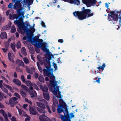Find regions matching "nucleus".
I'll list each match as a JSON object with an SVG mask.
<instances>
[{"label":"nucleus","instance_id":"nucleus-1","mask_svg":"<svg viewBox=\"0 0 121 121\" xmlns=\"http://www.w3.org/2000/svg\"><path fill=\"white\" fill-rule=\"evenodd\" d=\"M21 8L18 9H16L17 10V14H14L12 15L11 13L9 14V19L10 20H13L16 19V20H14V24L17 25L18 27L20 28V32L21 34L24 33V32L23 30L21 28H23L25 31H27V27L24 24V23L22 21V17L24 15V13L23 12H22L21 9H20Z\"/></svg>","mask_w":121,"mask_h":121},{"label":"nucleus","instance_id":"nucleus-2","mask_svg":"<svg viewBox=\"0 0 121 121\" xmlns=\"http://www.w3.org/2000/svg\"><path fill=\"white\" fill-rule=\"evenodd\" d=\"M106 11L109 13L108 16V21L113 22L117 21L119 19V22H121V15L119 14V12L116 10L110 11L108 8H107Z\"/></svg>","mask_w":121,"mask_h":121},{"label":"nucleus","instance_id":"nucleus-3","mask_svg":"<svg viewBox=\"0 0 121 121\" xmlns=\"http://www.w3.org/2000/svg\"><path fill=\"white\" fill-rule=\"evenodd\" d=\"M44 66L46 67V69H43V74L44 76H47L49 77L50 79H53L55 76L53 73V69L51 68V65H49L44 64Z\"/></svg>","mask_w":121,"mask_h":121},{"label":"nucleus","instance_id":"nucleus-4","mask_svg":"<svg viewBox=\"0 0 121 121\" xmlns=\"http://www.w3.org/2000/svg\"><path fill=\"white\" fill-rule=\"evenodd\" d=\"M33 42L35 43L36 46L37 48H40L42 46V50L44 52L47 53L49 52V50L45 46L46 43H43L42 39H33Z\"/></svg>","mask_w":121,"mask_h":121},{"label":"nucleus","instance_id":"nucleus-5","mask_svg":"<svg viewBox=\"0 0 121 121\" xmlns=\"http://www.w3.org/2000/svg\"><path fill=\"white\" fill-rule=\"evenodd\" d=\"M67 106H57V110L58 113H61L62 112L64 114H66L68 116V118L70 120L71 119L73 118L74 117V114L73 113H71L69 114V112L68 111V108Z\"/></svg>","mask_w":121,"mask_h":121},{"label":"nucleus","instance_id":"nucleus-6","mask_svg":"<svg viewBox=\"0 0 121 121\" xmlns=\"http://www.w3.org/2000/svg\"><path fill=\"white\" fill-rule=\"evenodd\" d=\"M85 9V7H83L82 9V11H75L73 13V15L76 17H78L79 19L82 16L84 17L85 16L84 15L85 13L87 14L88 13L90 12V9Z\"/></svg>","mask_w":121,"mask_h":121},{"label":"nucleus","instance_id":"nucleus-7","mask_svg":"<svg viewBox=\"0 0 121 121\" xmlns=\"http://www.w3.org/2000/svg\"><path fill=\"white\" fill-rule=\"evenodd\" d=\"M23 29H24L23 28ZM27 30V31L25 32L24 30H23L24 32H26L27 39L29 41H31L32 40L31 35H33V33L35 32V30L34 28H32L30 30L29 29Z\"/></svg>","mask_w":121,"mask_h":121},{"label":"nucleus","instance_id":"nucleus-8","mask_svg":"<svg viewBox=\"0 0 121 121\" xmlns=\"http://www.w3.org/2000/svg\"><path fill=\"white\" fill-rule=\"evenodd\" d=\"M83 3L86 5L87 7H90L95 4L96 0H82Z\"/></svg>","mask_w":121,"mask_h":121},{"label":"nucleus","instance_id":"nucleus-9","mask_svg":"<svg viewBox=\"0 0 121 121\" xmlns=\"http://www.w3.org/2000/svg\"><path fill=\"white\" fill-rule=\"evenodd\" d=\"M53 79H50V84L52 85V86L54 88V91L55 93H56L57 92L59 91V87L57 86V85L54 82V80H55V77H54V78H53Z\"/></svg>","mask_w":121,"mask_h":121},{"label":"nucleus","instance_id":"nucleus-10","mask_svg":"<svg viewBox=\"0 0 121 121\" xmlns=\"http://www.w3.org/2000/svg\"><path fill=\"white\" fill-rule=\"evenodd\" d=\"M13 2L15 3L13 8L14 9H17L21 7V4L20 3L22 0H12Z\"/></svg>","mask_w":121,"mask_h":121},{"label":"nucleus","instance_id":"nucleus-11","mask_svg":"<svg viewBox=\"0 0 121 121\" xmlns=\"http://www.w3.org/2000/svg\"><path fill=\"white\" fill-rule=\"evenodd\" d=\"M45 56L46 58V62L44 63V64H47L49 65V64L51 65L50 62V60L51 59L52 56L50 53H47L45 54Z\"/></svg>","mask_w":121,"mask_h":121},{"label":"nucleus","instance_id":"nucleus-12","mask_svg":"<svg viewBox=\"0 0 121 121\" xmlns=\"http://www.w3.org/2000/svg\"><path fill=\"white\" fill-rule=\"evenodd\" d=\"M18 99V98L16 97H12L9 99V103L11 105L14 106L18 103V102L17 101Z\"/></svg>","mask_w":121,"mask_h":121},{"label":"nucleus","instance_id":"nucleus-13","mask_svg":"<svg viewBox=\"0 0 121 121\" xmlns=\"http://www.w3.org/2000/svg\"><path fill=\"white\" fill-rule=\"evenodd\" d=\"M91 12V10L90 9V12L88 13L87 14H86L85 13L84 15H85L84 17L82 16L79 19L80 20H82L86 19L87 17L88 18L92 16L94 14L93 13H90Z\"/></svg>","mask_w":121,"mask_h":121},{"label":"nucleus","instance_id":"nucleus-14","mask_svg":"<svg viewBox=\"0 0 121 121\" xmlns=\"http://www.w3.org/2000/svg\"><path fill=\"white\" fill-rule=\"evenodd\" d=\"M39 87L40 89L44 92H48V87L45 84L43 85L42 84H40L39 85Z\"/></svg>","mask_w":121,"mask_h":121},{"label":"nucleus","instance_id":"nucleus-15","mask_svg":"<svg viewBox=\"0 0 121 121\" xmlns=\"http://www.w3.org/2000/svg\"><path fill=\"white\" fill-rule=\"evenodd\" d=\"M68 116L66 114H64V116L61 115L60 116V118L62 121H71V120L68 118Z\"/></svg>","mask_w":121,"mask_h":121},{"label":"nucleus","instance_id":"nucleus-16","mask_svg":"<svg viewBox=\"0 0 121 121\" xmlns=\"http://www.w3.org/2000/svg\"><path fill=\"white\" fill-rule=\"evenodd\" d=\"M43 96L44 98L47 100H48L50 99V95L49 92H43Z\"/></svg>","mask_w":121,"mask_h":121},{"label":"nucleus","instance_id":"nucleus-17","mask_svg":"<svg viewBox=\"0 0 121 121\" xmlns=\"http://www.w3.org/2000/svg\"><path fill=\"white\" fill-rule=\"evenodd\" d=\"M45 108V106H39L37 108V109L39 112L42 113L45 112L44 109Z\"/></svg>","mask_w":121,"mask_h":121},{"label":"nucleus","instance_id":"nucleus-18","mask_svg":"<svg viewBox=\"0 0 121 121\" xmlns=\"http://www.w3.org/2000/svg\"><path fill=\"white\" fill-rule=\"evenodd\" d=\"M29 110L31 114L35 115L36 112L35 111V109L34 107L33 106H30Z\"/></svg>","mask_w":121,"mask_h":121},{"label":"nucleus","instance_id":"nucleus-19","mask_svg":"<svg viewBox=\"0 0 121 121\" xmlns=\"http://www.w3.org/2000/svg\"><path fill=\"white\" fill-rule=\"evenodd\" d=\"M16 63L18 64L19 66H22V67L24 66V62L20 60H17L16 61Z\"/></svg>","mask_w":121,"mask_h":121},{"label":"nucleus","instance_id":"nucleus-20","mask_svg":"<svg viewBox=\"0 0 121 121\" xmlns=\"http://www.w3.org/2000/svg\"><path fill=\"white\" fill-rule=\"evenodd\" d=\"M0 36L2 39H6L7 38V34L5 32H2L0 34Z\"/></svg>","mask_w":121,"mask_h":121},{"label":"nucleus","instance_id":"nucleus-21","mask_svg":"<svg viewBox=\"0 0 121 121\" xmlns=\"http://www.w3.org/2000/svg\"><path fill=\"white\" fill-rule=\"evenodd\" d=\"M59 104L57 106H67L65 103L64 101L62 99H60L59 100Z\"/></svg>","mask_w":121,"mask_h":121},{"label":"nucleus","instance_id":"nucleus-22","mask_svg":"<svg viewBox=\"0 0 121 121\" xmlns=\"http://www.w3.org/2000/svg\"><path fill=\"white\" fill-rule=\"evenodd\" d=\"M13 82L15 84L18 86H20L21 85V82L18 79L14 78L13 80Z\"/></svg>","mask_w":121,"mask_h":121},{"label":"nucleus","instance_id":"nucleus-23","mask_svg":"<svg viewBox=\"0 0 121 121\" xmlns=\"http://www.w3.org/2000/svg\"><path fill=\"white\" fill-rule=\"evenodd\" d=\"M3 85L5 86L6 88L9 90L11 92L13 93L14 92V90L13 88L10 86L8 85H6L4 83H3Z\"/></svg>","mask_w":121,"mask_h":121},{"label":"nucleus","instance_id":"nucleus-24","mask_svg":"<svg viewBox=\"0 0 121 121\" xmlns=\"http://www.w3.org/2000/svg\"><path fill=\"white\" fill-rule=\"evenodd\" d=\"M46 116L45 115V114L44 113L39 117V119L41 121H46Z\"/></svg>","mask_w":121,"mask_h":121},{"label":"nucleus","instance_id":"nucleus-25","mask_svg":"<svg viewBox=\"0 0 121 121\" xmlns=\"http://www.w3.org/2000/svg\"><path fill=\"white\" fill-rule=\"evenodd\" d=\"M52 100L54 106H57L58 105V102L57 99L56 97H53Z\"/></svg>","mask_w":121,"mask_h":121},{"label":"nucleus","instance_id":"nucleus-26","mask_svg":"<svg viewBox=\"0 0 121 121\" xmlns=\"http://www.w3.org/2000/svg\"><path fill=\"white\" fill-rule=\"evenodd\" d=\"M31 97L33 98L35 97V94H36V92L35 91L33 90L32 91H30L29 92Z\"/></svg>","mask_w":121,"mask_h":121},{"label":"nucleus","instance_id":"nucleus-27","mask_svg":"<svg viewBox=\"0 0 121 121\" xmlns=\"http://www.w3.org/2000/svg\"><path fill=\"white\" fill-rule=\"evenodd\" d=\"M23 1L25 3H27L29 5H31L33 3V0H24Z\"/></svg>","mask_w":121,"mask_h":121},{"label":"nucleus","instance_id":"nucleus-28","mask_svg":"<svg viewBox=\"0 0 121 121\" xmlns=\"http://www.w3.org/2000/svg\"><path fill=\"white\" fill-rule=\"evenodd\" d=\"M8 57L9 60L11 61L14 63V62L13 57L11 56V54L10 52L8 53Z\"/></svg>","mask_w":121,"mask_h":121},{"label":"nucleus","instance_id":"nucleus-29","mask_svg":"<svg viewBox=\"0 0 121 121\" xmlns=\"http://www.w3.org/2000/svg\"><path fill=\"white\" fill-rule=\"evenodd\" d=\"M38 79L39 81L41 82H44V80L43 75L39 76L38 77Z\"/></svg>","mask_w":121,"mask_h":121},{"label":"nucleus","instance_id":"nucleus-30","mask_svg":"<svg viewBox=\"0 0 121 121\" xmlns=\"http://www.w3.org/2000/svg\"><path fill=\"white\" fill-rule=\"evenodd\" d=\"M15 43H11V47L12 49L14 51V52H16L15 51Z\"/></svg>","mask_w":121,"mask_h":121},{"label":"nucleus","instance_id":"nucleus-31","mask_svg":"<svg viewBox=\"0 0 121 121\" xmlns=\"http://www.w3.org/2000/svg\"><path fill=\"white\" fill-rule=\"evenodd\" d=\"M20 94L23 97H25L26 96V93L23 90H20Z\"/></svg>","mask_w":121,"mask_h":121},{"label":"nucleus","instance_id":"nucleus-32","mask_svg":"<svg viewBox=\"0 0 121 121\" xmlns=\"http://www.w3.org/2000/svg\"><path fill=\"white\" fill-rule=\"evenodd\" d=\"M24 83H25L26 85L28 86H32L33 84V83H32L29 80L26 81Z\"/></svg>","mask_w":121,"mask_h":121},{"label":"nucleus","instance_id":"nucleus-33","mask_svg":"<svg viewBox=\"0 0 121 121\" xmlns=\"http://www.w3.org/2000/svg\"><path fill=\"white\" fill-rule=\"evenodd\" d=\"M37 65L39 69V71L41 73L43 72V70L41 68V67L39 64V63L38 62H37Z\"/></svg>","mask_w":121,"mask_h":121},{"label":"nucleus","instance_id":"nucleus-34","mask_svg":"<svg viewBox=\"0 0 121 121\" xmlns=\"http://www.w3.org/2000/svg\"><path fill=\"white\" fill-rule=\"evenodd\" d=\"M106 66V65L105 63H103L102 66H99V70L100 71L101 70L103 71L104 69V68Z\"/></svg>","mask_w":121,"mask_h":121},{"label":"nucleus","instance_id":"nucleus-35","mask_svg":"<svg viewBox=\"0 0 121 121\" xmlns=\"http://www.w3.org/2000/svg\"><path fill=\"white\" fill-rule=\"evenodd\" d=\"M16 46L17 49H19L21 48V44L20 41H17Z\"/></svg>","mask_w":121,"mask_h":121},{"label":"nucleus","instance_id":"nucleus-36","mask_svg":"<svg viewBox=\"0 0 121 121\" xmlns=\"http://www.w3.org/2000/svg\"><path fill=\"white\" fill-rule=\"evenodd\" d=\"M32 86L34 87V89L36 90L37 91L39 90V88L38 87L37 85L35 84L34 83H33V84Z\"/></svg>","mask_w":121,"mask_h":121},{"label":"nucleus","instance_id":"nucleus-37","mask_svg":"<svg viewBox=\"0 0 121 121\" xmlns=\"http://www.w3.org/2000/svg\"><path fill=\"white\" fill-rule=\"evenodd\" d=\"M12 28L10 30L11 33H14L16 31V29L14 26H12Z\"/></svg>","mask_w":121,"mask_h":121},{"label":"nucleus","instance_id":"nucleus-38","mask_svg":"<svg viewBox=\"0 0 121 121\" xmlns=\"http://www.w3.org/2000/svg\"><path fill=\"white\" fill-rule=\"evenodd\" d=\"M16 70L17 72H22V69L20 68L19 66H17L16 67Z\"/></svg>","mask_w":121,"mask_h":121},{"label":"nucleus","instance_id":"nucleus-39","mask_svg":"<svg viewBox=\"0 0 121 121\" xmlns=\"http://www.w3.org/2000/svg\"><path fill=\"white\" fill-rule=\"evenodd\" d=\"M80 2L79 0H74L73 3L75 4H76L78 5L80 4Z\"/></svg>","mask_w":121,"mask_h":121},{"label":"nucleus","instance_id":"nucleus-40","mask_svg":"<svg viewBox=\"0 0 121 121\" xmlns=\"http://www.w3.org/2000/svg\"><path fill=\"white\" fill-rule=\"evenodd\" d=\"M23 61L26 64L28 63L29 62L28 59L26 57H25L24 58Z\"/></svg>","mask_w":121,"mask_h":121},{"label":"nucleus","instance_id":"nucleus-41","mask_svg":"<svg viewBox=\"0 0 121 121\" xmlns=\"http://www.w3.org/2000/svg\"><path fill=\"white\" fill-rule=\"evenodd\" d=\"M10 26L8 25H6L4 26L3 28V29L5 30H7L9 29Z\"/></svg>","mask_w":121,"mask_h":121},{"label":"nucleus","instance_id":"nucleus-42","mask_svg":"<svg viewBox=\"0 0 121 121\" xmlns=\"http://www.w3.org/2000/svg\"><path fill=\"white\" fill-rule=\"evenodd\" d=\"M26 70L28 73L31 74H32V71L30 70L29 68L27 67L26 68Z\"/></svg>","mask_w":121,"mask_h":121},{"label":"nucleus","instance_id":"nucleus-43","mask_svg":"<svg viewBox=\"0 0 121 121\" xmlns=\"http://www.w3.org/2000/svg\"><path fill=\"white\" fill-rule=\"evenodd\" d=\"M21 79L22 81V82L24 83L26 81L25 80V77L23 75H22L21 77Z\"/></svg>","mask_w":121,"mask_h":121},{"label":"nucleus","instance_id":"nucleus-44","mask_svg":"<svg viewBox=\"0 0 121 121\" xmlns=\"http://www.w3.org/2000/svg\"><path fill=\"white\" fill-rule=\"evenodd\" d=\"M53 64L54 68H55V70H56L57 69V64L56 63H54V62H53Z\"/></svg>","mask_w":121,"mask_h":121},{"label":"nucleus","instance_id":"nucleus-45","mask_svg":"<svg viewBox=\"0 0 121 121\" xmlns=\"http://www.w3.org/2000/svg\"><path fill=\"white\" fill-rule=\"evenodd\" d=\"M13 3H10L8 5V8H9L11 10L13 8Z\"/></svg>","mask_w":121,"mask_h":121},{"label":"nucleus","instance_id":"nucleus-46","mask_svg":"<svg viewBox=\"0 0 121 121\" xmlns=\"http://www.w3.org/2000/svg\"><path fill=\"white\" fill-rule=\"evenodd\" d=\"M25 100L26 102H27L28 103L30 104L31 105L32 104V102L31 101L29 100L27 98H25Z\"/></svg>","mask_w":121,"mask_h":121},{"label":"nucleus","instance_id":"nucleus-47","mask_svg":"<svg viewBox=\"0 0 121 121\" xmlns=\"http://www.w3.org/2000/svg\"><path fill=\"white\" fill-rule=\"evenodd\" d=\"M21 87L22 88L24 89V90H26L27 89L28 87L25 85L22 84L21 85Z\"/></svg>","mask_w":121,"mask_h":121},{"label":"nucleus","instance_id":"nucleus-48","mask_svg":"<svg viewBox=\"0 0 121 121\" xmlns=\"http://www.w3.org/2000/svg\"><path fill=\"white\" fill-rule=\"evenodd\" d=\"M14 95L15 96L17 97L19 99H20V95L17 93L16 92L14 93Z\"/></svg>","mask_w":121,"mask_h":121},{"label":"nucleus","instance_id":"nucleus-49","mask_svg":"<svg viewBox=\"0 0 121 121\" xmlns=\"http://www.w3.org/2000/svg\"><path fill=\"white\" fill-rule=\"evenodd\" d=\"M39 76V74L37 73H35L34 74V76L35 78L36 79H37Z\"/></svg>","mask_w":121,"mask_h":121},{"label":"nucleus","instance_id":"nucleus-50","mask_svg":"<svg viewBox=\"0 0 121 121\" xmlns=\"http://www.w3.org/2000/svg\"><path fill=\"white\" fill-rule=\"evenodd\" d=\"M2 91L5 93H8V90L4 87L2 89Z\"/></svg>","mask_w":121,"mask_h":121},{"label":"nucleus","instance_id":"nucleus-51","mask_svg":"<svg viewBox=\"0 0 121 121\" xmlns=\"http://www.w3.org/2000/svg\"><path fill=\"white\" fill-rule=\"evenodd\" d=\"M41 25L43 27H44L45 28L46 27V26L45 24V23L43 22L42 21H41Z\"/></svg>","mask_w":121,"mask_h":121},{"label":"nucleus","instance_id":"nucleus-52","mask_svg":"<svg viewBox=\"0 0 121 121\" xmlns=\"http://www.w3.org/2000/svg\"><path fill=\"white\" fill-rule=\"evenodd\" d=\"M16 108L17 109H18V111L19 113V114L21 115L22 114V111L20 109H19L18 107V106H16Z\"/></svg>","mask_w":121,"mask_h":121},{"label":"nucleus","instance_id":"nucleus-53","mask_svg":"<svg viewBox=\"0 0 121 121\" xmlns=\"http://www.w3.org/2000/svg\"><path fill=\"white\" fill-rule=\"evenodd\" d=\"M97 78V77H96L94 79V81H93L94 82H98V80H96Z\"/></svg>","mask_w":121,"mask_h":121},{"label":"nucleus","instance_id":"nucleus-54","mask_svg":"<svg viewBox=\"0 0 121 121\" xmlns=\"http://www.w3.org/2000/svg\"><path fill=\"white\" fill-rule=\"evenodd\" d=\"M9 44L8 43H5V47L6 48L8 49V47L9 46Z\"/></svg>","mask_w":121,"mask_h":121},{"label":"nucleus","instance_id":"nucleus-55","mask_svg":"<svg viewBox=\"0 0 121 121\" xmlns=\"http://www.w3.org/2000/svg\"><path fill=\"white\" fill-rule=\"evenodd\" d=\"M30 52L31 53L33 54L35 52V51L33 49H30L29 50Z\"/></svg>","mask_w":121,"mask_h":121},{"label":"nucleus","instance_id":"nucleus-56","mask_svg":"<svg viewBox=\"0 0 121 121\" xmlns=\"http://www.w3.org/2000/svg\"><path fill=\"white\" fill-rule=\"evenodd\" d=\"M11 119L12 121H16V118L14 117H13Z\"/></svg>","mask_w":121,"mask_h":121},{"label":"nucleus","instance_id":"nucleus-57","mask_svg":"<svg viewBox=\"0 0 121 121\" xmlns=\"http://www.w3.org/2000/svg\"><path fill=\"white\" fill-rule=\"evenodd\" d=\"M25 56H26L27 55V53L26 52V51H22L21 52Z\"/></svg>","mask_w":121,"mask_h":121},{"label":"nucleus","instance_id":"nucleus-58","mask_svg":"<svg viewBox=\"0 0 121 121\" xmlns=\"http://www.w3.org/2000/svg\"><path fill=\"white\" fill-rule=\"evenodd\" d=\"M27 78L28 79H30L31 78V75L30 74H29L27 75Z\"/></svg>","mask_w":121,"mask_h":121},{"label":"nucleus","instance_id":"nucleus-59","mask_svg":"<svg viewBox=\"0 0 121 121\" xmlns=\"http://www.w3.org/2000/svg\"><path fill=\"white\" fill-rule=\"evenodd\" d=\"M2 50H3V52H6L7 50H8V49H5L4 48H2Z\"/></svg>","mask_w":121,"mask_h":121},{"label":"nucleus","instance_id":"nucleus-60","mask_svg":"<svg viewBox=\"0 0 121 121\" xmlns=\"http://www.w3.org/2000/svg\"><path fill=\"white\" fill-rule=\"evenodd\" d=\"M10 11V10H8L6 11V15L7 16H8L9 14V12Z\"/></svg>","mask_w":121,"mask_h":121},{"label":"nucleus","instance_id":"nucleus-61","mask_svg":"<svg viewBox=\"0 0 121 121\" xmlns=\"http://www.w3.org/2000/svg\"><path fill=\"white\" fill-rule=\"evenodd\" d=\"M58 41L59 43H62L64 41L63 39H60L58 40Z\"/></svg>","mask_w":121,"mask_h":121},{"label":"nucleus","instance_id":"nucleus-62","mask_svg":"<svg viewBox=\"0 0 121 121\" xmlns=\"http://www.w3.org/2000/svg\"><path fill=\"white\" fill-rule=\"evenodd\" d=\"M14 77L15 78H16L17 77V73L16 72H15L14 73Z\"/></svg>","mask_w":121,"mask_h":121},{"label":"nucleus","instance_id":"nucleus-63","mask_svg":"<svg viewBox=\"0 0 121 121\" xmlns=\"http://www.w3.org/2000/svg\"><path fill=\"white\" fill-rule=\"evenodd\" d=\"M2 114L4 117V118L7 117V115L5 112L3 113Z\"/></svg>","mask_w":121,"mask_h":121},{"label":"nucleus","instance_id":"nucleus-64","mask_svg":"<svg viewBox=\"0 0 121 121\" xmlns=\"http://www.w3.org/2000/svg\"><path fill=\"white\" fill-rule=\"evenodd\" d=\"M46 121H51V120L50 118H48L47 116H46Z\"/></svg>","mask_w":121,"mask_h":121}]
</instances>
